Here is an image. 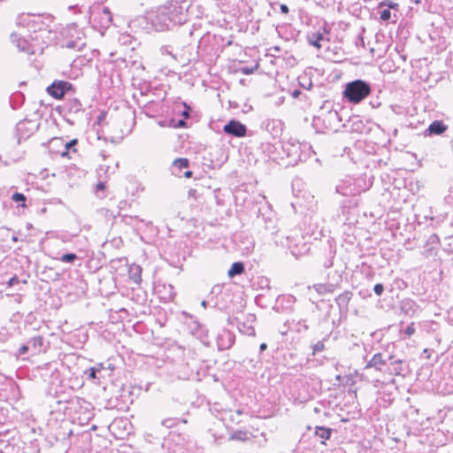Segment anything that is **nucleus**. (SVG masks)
<instances>
[{"label": "nucleus", "mask_w": 453, "mask_h": 453, "mask_svg": "<svg viewBox=\"0 0 453 453\" xmlns=\"http://www.w3.org/2000/svg\"><path fill=\"white\" fill-rule=\"evenodd\" d=\"M46 33V24L40 16L22 13L16 19V29L11 34V41L19 51L32 55L37 48L30 40L38 41Z\"/></svg>", "instance_id": "nucleus-1"}, {"label": "nucleus", "mask_w": 453, "mask_h": 453, "mask_svg": "<svg viewBox=\"0 0 453 453\" xmlns=\"http://www.w3.org/2000/svg\"><path fill=\"white\" fill-rule=\"evenodd\" d=\"M145 19L151 29L163 32L187 21V6L166 4L146 13Z\"/></svg>", "instance_id": "nucleus-2"}, {"label": "nucleus", "mask_w": 453, "mask_h": 453, "mask_svg": "<svg viewBox=\"0 0 453 453\" xmlns=\"http://www.w3.org/2000/svg\"><path fill=\"white\" fill-rule=\"evenodd\" d=\"M371 86L363 80H356L346 84L343 96L353 104H358L371 93Z\"/></svg>", "instance_id": "nucleus-3"}, {"label": "nucleus", "mask_w": 453, "mask_h": 453, "mask_svg": "<svg viewBox=\"0 0 453 453\" xmlns=\"http://www.w3.org/2000/svg\"><path fill=\"white\" fill-rule=\"evenodd\" d=\"M72 85L67 81H55L47 88L48 93L56 99H61Z\"/></svg>", "instance_id": "nucleus-4"}, {"label": "nucleus", "mask_w": 453, "mask_h": 453, "mask_svg": "<svg viewBox=\"0 0 453 453\" xmlns=\"http://www.w3.org/2000/svg\"><path fill=\"white\" fill-rule=\"evenodd\" d=\"M223 131L235 137H243L246 135L247 128L240 121L233 119L224 126Z\"/></svg>", "instance_id": "nucleus-5"}, {"label": "nucleus", "mask_w": 453, "mask_h": 453, "mask_svg": "<svg viewBox=\"0 0 453 453\" xmlns=\"http://www.w3.org/2000/svg\"><path fill=\"white\" fill-rule=\"evenodd\" d=\"M336 192L344 196H351L359 194V188L355 186L351 180H347L336 186Z\"/></svg>", "instance_id": "nucleus-6"}, {"label": "nucleus", "mask_w": 453, "mask_h": 453, "mask_svg": "<svg viewBox=\"0 0 453 453\" xmlns=\"http://www.w3.org/2000/svg\"><path fill=\"white\" fill-rule=\"evenodd\" d=\"M327 26L325 24L323 27V32H317L307 35V41L308 43L318 50H320L322 48L321 42L322 41H329L328 38H326L324 35V33H327Z\"/></svg>", "instance_id": "nucleus-7"}, {"label": "nucleus", "mask_w": 453, "mask_h": 453, "mask_svg": "<svg viewBox=\"0 0 453 453\" xmlns=\"http://www.w3.org/2000/svg\"><path fill=\"white\" fill-rule=\"evenodd\" d=\"M233 336L227 330H224L217 338L218 347L219 349H226L233 344Z\"/></svg>", "instance_id": "nucleus-8"}, {"label": "nucleus", "mask_w": 453, "mask_h": 453, "mask_svg": "<svg viewBox=\"0 0 453 453\" xmlns=\"http://www.w3.org/2000/svg\"><path fill=\"white\" fill-rule=\"evenodd\" d=\"M129 278L136 284L142 281V267L138 265H132L128 270Z\"/></svg>", "instance_id": "nucleus-9"}, {"label": "nucleus", "mask_w": 453, "mask_h": 453, "mask_svg": "<svg viewBox=\"0 0 453 453\" xmlns=\"http://www.w3.org/2000/svg\"><path fill=\"white\" fill-rule=\"evenodd\" d=\"M385 364L386 361L383 359L382 355L380 353H377L367 363V365H365V369L375 368L377 370H380V366Z\"/></svg>", "instance_id": "nucleus-10"}, {"label": "nucleus", "mask_w": 453, "mask_h": 453, "mask_svg": "<svg viewBox=\"0 0 453 453\" xmlns=\"http://www.w3.org/2000/svg\"><path fill=\"white\" fill-rule=\"evenodd\" d=\"M446 129L447 126H445L442 121L436 120L429 125L427 131L429 132L430 134H441Z\"/></svg>", "instance_id": "nucleus-11"}, {"label": "nucleus", "mask_w": 453, "mask_h": 453, "mask_svg": "<svg viewBox=\"0 0 453 453\" xmlns=\"http://www.w3.org/2000/svg\"><path fill=\"white\" fill-rule=\"evenodd\" d=\"M244 272V265L242 262H234L228 270L227 274L230 278L242 274Z\"/></svg>", "instance_id": "nucleus-12"}, {"label": "nucleus", "mask_w": 453, "mask_h": 453, "mask_svg": "<svg viewBox=\"0 0 453 453\" xmlns=\"http://www.w3.org/2000/svg\"><path fill=\"white\" fill-rule=\"evenodd\" d=\"M249 433L243 430H238L232 433L229 436L230 441H245L249 439Z\"/></svg>", "instance_id": "nucleus-13"}, {"label": "nucleus", "mask_w": 453, "mask_h": 453, "mask_svg": "<svg viewBox=\"0 0 453 453\" xmlns=\"http://www.w3.org/2000/svg\"><path fill=\"white\" fill-rule=\"evenodd\" d=\"M316 435L323 440H327L331 435V429L325 427H317ZM322 444H325V441H321Z\"/></svg>", "instance_id": "nucleus-14"}, {"label": "nucleus", "mask_w": 453, "mask_h": 453, "mask_svg": "<svg viewBox=\"0 0 453 453\" xmlns=\"http://www.w3.org/2000/svg\"><path fill=\"white\" fill-rule=\"evenodd\" d=\"M352 294L350 292H345L341 294L337 297V303L339 305H347L351 298Z\"/></svg>", "instance_id": "nucleus-15"}, {"label": "nucleus", "mask_w": 453, "mask_h": 453, "mask_svg": "<svg viewBox=\"0 0 453 453\" xmlns=\"http://www.w3.org/2000/svg\"><path fill=\"white\" fill-rule=\"evenodd\" d=\"M239 330L248 335H255V328L252 326H246L245 323L239 324Z\"/></svg>", "instance_id": "nucleus-16"}, {"label": "nucleus", "mask_w": 453, "mask_h": 453, "mask_svg": "<svg viewBox=\"0 0 453 453\" xmlns=\"http://www.w3.org/2000/svg\"><path fill=\"white\" fill-rule=\"evenodd\" d=\"M75 259H77V256L74 253L64 254L59 258V260L64 263H73Z\"/></svg>", "instance_id": "nucleus-17"}, {"label": "nucleus", "mask_w": 453, "mask_h": 453, "mask_svg": "<svg viewBox=\"0 0 453 453\" xmlns=\"http://www.w3.org/2000/svg\"><path fill=\"white\" fill-rule=\"evenodd\" d=\"M173 165L179 169L187 168L188 166V160L186 158H177L173 161Z\"/></svg>", "instance_id": "nucleus-18"}, {"label": "nucleus", "mask_w": 453, "mask_h": 453, "mask_svg": "<svg viewBox=\"0 0 453 453\" xmlns=\"http://www.w3.org/2000/svg\"><path fill=\"white\" fill-rule=\"evenodd\" d=\"M177 421H178L177 418H168L163 419L161 424H162V426H164L167 428H171V427H173L174 426H176Z\"/></svg>", "instance_id": "nucleus-19"}, {"label": "nucleus", "mask_w": 453, "mask_h": 453, "mask_svg": "<svg viewBox=\"0 0 453 453\" xmlns=\"http://www.w3.org/2000/svg\"><path fill=\"white\" fill-rule=\"evenodd\" d=\"M12 199L14 201V202H22V203H25L26 201V196L21 194V193H14L12 196ZM27 205L25 203H22V207H26Z\"/></svg>", "instance_id": "nucleus-20"}, {"label": "nucleus", "mask_w": 453, "mask_h": 453, "mask_svg": "<svg viewBox=\"0 0 453 453\" xmlns=\"http://www.w3.org/2000/svg\"><path fill=\"white\" fill-rule=\"evenodd\" d=\"M168 4H174L179 5V6L186 4L187 12H188V8L190 6V4H191V0H172Z\"/></svg>", "instance_id": "nucleus-21"}, {"label": "nucleus", "mask_w": 453, "mask_h": 453, "mask_svg": "<svg viewBox=\"0 0 453 453\" xmlns=\"http://www.w3.org/2000/svg\"><path fill=\"white\" fill-rule=\"evenodd\" d=\"M390 18H391V12L389 10L385 9L382 12H380V19L382 20L387 21V20L390 19Z\"/></svg>", "instance_id": "nucleus-22"}, {"label": "nucleus", "mask_w": 453, "mask_h": 453, "mask_svg": "<svg viewBox=\"0 0 453 453\" xmlns=\"http://www.w3.org/2000/svg\"><path fill=\"white\" fill-rule=\"evenodd\" d=\"M42 342H43V338L42 336H35V337L32 338V340H31V342L35 348L37 346H42Z\"/></svg>", "instance_id": "nucleus-23"}, {"label": "nucleus", "mask_w": 453, "mask_h": 453, "mask_svg": "<svg viewBox=\"0 0 453 453\" xmlns=\"http://www.w3.org/2000/svg\"><path fill=\"white\" fill-rule=\"evenodd\" d=\"M324 349H325V345H324V342H323L322 341L318 342L313 346V351H314V352H320V351H322Z\"/></svg>", "instance_id": "nucleus-24"}, {"label": "nucleus", "mask_w": 453, "mask_h": 453, "mask_svg": "<svg viewBox=\"0 0 453 453\" xmlns=\"http://www.w3.org/2000/svg\"><path fill=\"white\" fill-rule=\"evenodd\" d=\"M373 290L377 296H380L384 291V286L380 283H378L374 286Z\"/></svg>", "instance_id": "nucleus-25"}, {"label": "nucleus", "mask_w": 453, "mask_h": 453, "mask_svg": "<svg viewBox=\"0 0 453 453\" xmlns=\"http://www.w3.org/2000/svg\"><path fill=\"white\" fill-rule=\"evenodd\" d=\"M76 142H77L76 140H73V141H71V142H66V143L65 144V150L61 153V155H62V156H65V155H67V153H68V150H69L70 147H71L72 145L75 144V143H76Z\"/></svg>", "instance_id": "nucleus-26"}, {"label": "nucleus", "mask_w": 453, "mask_h": 453, "mask_svg": "<svg viewBox=\"0 0 453 453\" xmlns=\"http://www.w3.org/2000/svg\"><path fill=\"white\" fill-rule=\"evenodd\" d=\"M18 283H19V279L17 276L12 277L7 282L9 287H12Z\"/></svg>", "instance_id": "nucleus-27"}, {"label": "nucleus", "mask_w": 453, "mask_h": 453, "mask_svg": "<svg viewBox=\"0 0 453 453\" xmlns=\"http://www.w3.org/2000/svg\"><path fill=\"white\" fill-rule=\"evenodd\" d=\"M415 332V328L413 326V324H411L409 325L406 328H405V331L404 333L408 335V336H411L414 334Z\"/></svg>", "instance_id": "nucleus-28"}, {"label": "nucleus", "mask_w": 453, "mask_h": 453, "mask_svg": "<svg viewBox=\"0 0 453 453\" xmlns=\"http://www.w3.org/2000/svg\"><path fill=\"white\" fill-rule=\"evenodd\" d=\"M397 5H398L397 4L392 3V2H389V1H384V2L380 3V6H388V7L392 8V9H394Z\"/></svg>", "instance_id": "nucleus-29"}, {"label": "nucleus", "mask_w": 453, "mask_h": 453, "mask_svg": "<svg viewBox=\"0 0 453 453\" xmlns=\"http://www.w3.org/2000/svg\"><path fill=\"white\" fill-rule=\"evenodd\" d=\"M97 372H99V369H97L96 367H91L89 369V377L91 379H96V374Z\"/></svg>", "instance_id": "nucleus-30"}, {"label": "nucleus", "mask_w": 453, "mask_h": 453, "mask_svg": "<svg viewBox=\"0 0 453 453\" xmlns=\"http://www.w3.org/2000/svg\"><path fill=\"white\" fill-rule=\"evenodd\" d=\"M67 48L69 49H75V48H79L80 46L77 44L76 42H73V41H71V42H68L65 45Z\"/></svg>", "instance_id": "nucleus-31"}, {"label": "nucleus", "mask_w": 453, "mask_h": 453, "mask_svg": "<svg viewBox=\"0 0 453 453\" xmlns=\"http://www.w3.org/2000/svg\"><path fill=\"white\" fill-rule=\"evenodd\" d=\"M28 346L22 345L19 349V355H24L28 351Z\"/></svg>", "instance_id": "nucleus-32"}, {"label": "nucleus", "mask_w": 453, "mask_h": 453, "mask_svg": "<svg viewBox=\"0 0 453 453\" xmlns=\"http://www.w3.org/2000/svg\"><path fill=\"white\" fill-rule=\"evenodd\" d=\"M280 12L282 13L287 14L288 12V7L287 4H280Z\"/></svg>", "instance_id": "nucleus-33"}, {"label": "nucleus", "mask_w": 453, "mask_h": 453, "mask_svg": "<svg viewBox=\"0 0 453 453\" xmlns=\"http://www.w3.org/2000/svg\"><path fill=\"white\" fill-rule=\"evenodd\" d=\"M242 73L244 74H250L252 73V69H249L248 67H244L242 69Z\"/></svg>", "instance_id": "nucleus-34"}, {"label": "nucleus", "mask_w": 453, "mask_h": 453, "mask_svg": "<svg viewBox=\"0 0 453 453\" xmlns=\"http://www.w3.org/2000/svg\"><path fill=\"white\" fill-rule=\"evenodd\" d=\"M185 126H186V121L185 120L180 119V120L178 121V124H177L178 127H183Z\"/></svg>", "instance_id": "nucleus-35"}, {"label": "nucleus", "mask_w": 453, "mask_h": 453, "mask_svg": "<svg viewBox=\"0 0 453 453\" xmlns=\"http://www.w3.org/2000/svg\"><path fill=\"white\" fill-rule=\"evenodd\" d=\"M105 188L104 184L103 182H99L97 185H96V188L98 190H104Z\"/></svg>", "instance_id": "nucleus-36"}, {"label": "nucleus", "mask_w": 453, "mask_h": 453, "mask_svg": "<svg viewBox=\"0 0 453 453\" xmlns=\"http://www.w3.org/2000/svg\"><path fill=\"white\" fill-rule=\"evenodd\" d=\"M266 349H267L266 343H261L260 344L259 349H260L261 352L265 350Z\"/></svg>", "instance_id": "nucleus-37"}, {"label": "nucleus", "mask_w": 453, "mask_h": 453, "mask_svg": "<svg viewBox=\"0 0 453 453\" xmlns=\"http://www.w3.org/2000/svg\"><path fill=\"white\" fill-rule=\"evenodd\" d=\"M122 422H124V421H123V420L115 421V422L111 426V427L112 429H114V428H115V426L119 425V423H122Z\"/></svg>", "instance_id": "nucleus-38"}, {"label": "nucleus", "mask_w": 453, "mask_h": 453, "mask_svg": "<svg viewBox=\"0 0 453 453\" xmlns=\"http://www.w3.org/2000/svg\"><path fill=\"white\" fill-rule=\"evenodd\" d=\"M182 116H183L185 119H188V118L189 117V113H188V111H184L182 112Z\"/></svg>", "instance_id": "nucleus-39"}, {"label": "nucleus", "mask_w": 453, "mask_h": 453, "mask_svg": "<svg viewBox=\"0 0 453 453\" xmlns=\"http://www.w3.org/2000/svg\"><path fill=\"white\" fill-rule=\"evenodd\" d=\"M184 175H185V177L189 178V177H191V175H192V172H191V171H187V172L184 173Z\"/></svg>", "instance_id": "nucleus-40"}, {"label": "nucleus", "mask_w": 453, "mask_h": 453, "mask_svg": "<svg viewBox=\"0 0 453 453\" xmlns=\"http://www.w3.org/2000/svg\"><path fill=\"white\" fill-rule=\"evenodd\" d=\"M104 12L106 15H108V16H110V15H111V12L109 11V9H108V8H104Z\"/></svg>", "instance_id": "nucleus-41"}, {"label": "nucleus", "mask_w": 453, "mask_h": 453, "mask_svg": "<svg viewBox=\"0 0 453 453\" xmlns=\"http://www.w3.org/2000/svg\"><path fill=\"white\" fill-rule=\"evenodd\" d=\"M12 240L14 242H18V237H17V236H15V235H13V236L12 237Z\"/></svg>", "instance_id": "nucleus-42"}, {"label": "nucleus", "mask_w": 453, "mask_h": 453, "mask_svg": "<svg viewBox=\"0 0 453 453\" xmlns=\"http://www.w3.org/2000/svg\"><path fill=\"white\" fill-rule=\"evenodd\" d=\"M201 305H202L203 307H206V305H207L206 301H203V302L201 303Z\"/></svg>", "instance_id": "nucleus-43"}, {"label": "nucleus", "mask_w": 453, "mask_h": 453, "mask_svg": "<svg viewBox=\"0 0 453 453\" xmlns=\"http://www.w3.org/2000/svg\"><path fill=\"white\" fill-rule=\"evenodd\" d=\"M395 374H400V372H401V371L398 370L397 368H395Z\"/></svg>", "instance_id": "nucleus-44"}, {"label": "nucleus", "mask_w": 453, "mask_h": 453, "mask_svg": "<svg viewBox=\"0 0 453 453\" xmlns=\"http://www.w3.org/2000/svg\"><path fill=\"white\" fill-rule=\"evenodd\" d=\"M395 364H398V365H401L402 361L401 360H397L395 362Z\"/></svg>", "instance_id": "nucleus-45"}, {"label": "nucleus", "mask_w": 453, "mask_h": 453, "mask_svg": "<svg viewBox=\"0 0 453 453\" xmlns=\"http://www.w3.org/2000/svg\"><path fill=\"white\" fill-rule=\"evenodd\" d=\"M255 319L254 316H250V321H253Z\"/></svg>", "instance_id": "nucleus-46"}, {"label": "nucleus", "mask_w": 453, "mask_h": 453, "mask_svg": "<svg viewBox=\"0 0 453 453\" xmlns=\"http://www.w3.org/2000/svg\"><path fill=\"white\" fill-rule=\"evenodd\" d=\"M97 369H99V371L103 368V365H100L98 367H96Z\"/></svg>", "instance_id": "nucleus-47"}, {"label": "nucleus", "mask_w": 453, "mask_h": 453, "mask_svg": "<svg viewBox=\"0 0 453 453\" xmlns=\"http://www.w3.org/2000/svg\"><path fill=\"white\" fill-rule=\"evenodd\" d=\"M340 379H341V376H340V375H337V376H336V380H340Z\"/></svg>", "instance_id": "nucleus-48"}, {"label": "nucleus", "mask_w": 453, "mask_h": 453, "mask_svg": "<svg viewBox=\"0 0 453 453\" xmlns=\"http://www.w3.org/2000/svg\"><path fill=\"white\" fill-rule=\"evenodd\" d=\"M304 329L307 330L308 329V326L304 325Z\"/></svg>", "instance_id": "nucleus-49"}, {"label": "nucleus", "mask_w": 453, "mask_h": 453, "mask_svg": "<svg viewBox=\"0 0 453 453\" xmlns=\"http://www.w3.org/2000/svg\"><path fill=\"white\" fill-rule=\"evenodd\" d=\"M237 414H242V411H237Z\"/></svg>", "instance_id": "nucleus-50"}]
</instances>
